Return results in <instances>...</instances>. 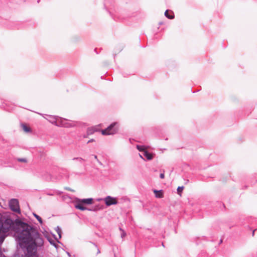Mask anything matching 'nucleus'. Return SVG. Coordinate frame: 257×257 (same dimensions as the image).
Returning a JSON list of instances; mask_svg holds the SVG:
<instances>
[{"mask_svg":"<svg viewBox=\"0 0 257 257\" xmlns=\"http://www.w3.org/2000/svg\"><path fill=\"white\" fill-rule=\"evenodd\" d=\"M184 189V187L183 186H179L177 189V192L179 194H180L181 193H182L183 190Z\"/></svg>","mask_w":257,"mask_h":257,"instance_id":"f3484780","label":"nucleus"},{"mask_svg":"<svg viewBox=\"0 0 257 257\" xmlns=\"http://www.w3.org/2000/svg\"><path fill=\"white\" fill-rule=\"evenodd\" d=\"M93 202L92 198L85 199H78L75 202V207L81 211H84L87 209V207L84 206V205H90Z\"/></svg>","mask_w":257,"mask_h":257,"instance_id":"20e7f679","label":"nucleus"},{"mask_svg":"<svg viewBox=\"0 0 257 257\" xmlns=\"http://www.w3.org/2000/svg\"><path fill=\"white\" fill-rule=\"evenodd\" d=\"M154 193L155 194V196L158 198H161L163 197V194L162 190L159 191L157 190H154Z\"/></svg>","mask_w":257,"mask_h":257,"instance_id":"1a4fd4ad","label":"nucleus"},{"mask_svg":"<svg viewBox=\"0 0 257 257\" xmlns=\"http://www.w3.org/2000/svg\"><path fill=\"white\" fill-rule=\"evenodd\" d=\"M73 160H78L79 162H81L82 161H83L84 160L82 158L77 157L73 158Z\"/></svg>","mask_w":257,"mask_h":257,"instance_id":"aec40b11","label":"nucleus"},{"mask_svg":"<svg viewBox=\"0 0 257 257\" xmlns=\"http://www.w3.org/2000/svg\"><path fill=\"white\" fill-rule=\"evenodd\" d=\"M90 242L92 243L96 248H97V254L100 253V251L99 249L98 248L97 245L95 243H93V242H91V241Z\"/></svg>","mask_w":257,"mask_h":257,"instance_id":"5701e85b","label":"nucleus"},{"mask_svg":"<svg viewBox=\"0 0 257 257\" xmlns=\"http://www.w3.org/2000/svg\"><path fill=\"white\" fill-rule=\"evenodd\" d=\"M101 124H100L98 125H95L94 126H92V127L93 128L94 132H101V130L99 129V126H101Z\"/></svg>","mask_w":257,"mask_h":257,"instance_id":"4468645a","label":"nucleus"},{"mask_svg":"<svg viewBox=\"0 0 257 257\" xmlns=\"http://www.w3.org/2000/svg\"><path fill=\"white\" fill-rule=\"evenodd\" d=\"M119 127L120 124L118 122H113L106 128L101 130V134L103 136L114 135L118 133Z\"/></svg>","mask_w":257,"mask_h":257,"instance_id":"7ed1b4c3","label":"nucleus"},{"mask_svg":"<svg viewBox=\"0 0 257 257\" xmlns=\"http://www.w3.org/2000/svg\"><path fill=\"white\" fill-rule=\"evenodd\" d=\"M47 115V114H46ZM46 118L51 123L59 127H73L76 125V122L58 116L49 115Z\"/></svg>","mask_w":257,"mask_h":257,"instance_id":"f03ea898","label":"nucleus"},{"mask_svg":"<svg viewBox=\"0 0 257 257\" xmlns=\"http://www.w3.org/2000/svg\"><path fill=\"white\" fill-rule=\"evenodd\" d=\"M102 198L99 199L98 200H102Z\"/></svg>","mask_w":257,"mask_h":257,"instance_id":"2f4dec72","label":"nucleus"},{"mask_svg":"<svg viewBox=\"0 0 257 257\" xmlns=\"http://www.w3.org/2000/svg\"><path fill=\"white\" fill-rule=\"evenodd\" d=\"M9 205L10 209L14 212L20 213L19 202L17 199H11L9 202Z\"/></svg>","mask_w":257,"mask_h":257,"instance_id":"39448f33","label":"nucleus"},{"mask_svg":"<svg viewBox=\"0 0 257 257\" xmlns=\"http://www.w3.org/2000/svg\"><path fill=\"white\" fill-rule=\"evenodd\" d=\"M94 158L98 162V163L101 164V163L98 160L97 156L96 155H94Z\"/></svg>","mask_w":257,"mask_h":257,"instance_id":"b1692460","label":"nucleus"},{"mask_svg":"<svg viewBox=\"0 0 257 257\" xmlns=\"http://www.w3.org/2000/svg\"><path fill=\"white\" fill-rule=\"evenodd\" d=\"M49 242L51 245H53L54 246H55L56 248H57V244L54 242V240H53L51 239H48Z\"/></svg>","mask_w":257,"mask_h":257,"instance_id":"dca6fc26","label":"nucleus"},{"mask_svg":"<svg viewBox=\"0 0 257 257\" xmlns=\"http://www.w3.org/2000/svg\"><path fill=\"white\" fill-rule=\"evenodd\" d=\"M119 230L120 231H121V237L122 238H123L125 235H126V233L121 228L119 227Z\"/></svg>","mask_w":257,"mask_h":257,"instance_id":"a211bd4d","label":"nucleus"},{"mask_svg":"<svg viewBox=\"0 0 257 257\" xmlns=\"http://www.w3.org/2000/svg\"><path fill=\"white\" fill-rule=\"evenodd\" d=\"M103 200L105 201L106 205L107 206H109L112 205H116L118 203L116 198L110 196H106L103 199Z\"/></svg>","mask_w":257,"mask_h":257,"instance_id":"423d86ee","label":"nucleus"},{"mask_svg":"<svg viewBox=\"0 0 257 257\" xmlns=\"http://www.w3.org/2000/svg\"><path fill=\"white\" fill-rule=\"evenodd\" d=\"M143 154L148 160H151L153 158V155L146 150L144 151Z\"/></svg>","mask_w":257,"mask_h":257,"instance_id":"6e6552de","label":"nucleus"},{"mask_svg":"<svg viewBox=\"0 0 257 257\" xmlns=\"http://www.w3.org/2000/svg\"><path fill=\"white\" fill-rule=\"evenodd\" d=\"M93 207L96 209V211L103 209V205H100L99 204L95 205L93 206Z\"/></svg>","mask_w":257,"mask_h":257,"instance_id":"ddd939ff","label":"nucleus"},{"mask_svg":"<svg viewBox=\"0 0 257 257\" xmlns=\"http://www.w3.org/2000/svg\"><path fill=\"white\" fill-rule=\"evenodd\" d=\"M160 177L161 178V179H164V177H165V175H164V173H162L160 174Z\"/></svg>","mask_w":257,"mask_h":257,"instance_id":"393cba45","label":"nucleus"},{"mask_svg":"<svg viewBox=\"0 0 257 257\" xmlns=\"http://www.w3.org/2000/svg\"><path fill=\"white\" fill-rule=\"evenodd\" d=\"M162 245L164 246V244L163 243H162Z\"/></svg>","mask_w":257,"mask_h":257,"instance_id":"473e14b6","label":"nucleus"},{"mask_svg":"<svg viewBox=\"0 0 257 257\" xmlns=\"http://www.w3.org/2000/svg\"><path fill=\"white\" fill-rule=\"evenodd\" d=\"M0 206H2V205H1V203H0Z\"/></svg>","mask_w":257,"mask_h":257,"instance_id":"72a5a7b5","label":"nucleus"},{"mask_svg":"<svg viewBox=\"0 0 257 257\" xmlns=\"http://www.w3.org/2000/svg\"><path fill=\"white\" fill-rule=\"evenodd\" d=\"M19 162H23V163H27V160L26 158H17V159Z\"/></svg>","mask_w":257,"mask_h":257,"instance_id":"6ab92c4d","label":"nucleus"},{"mask_svg":"<svg viewBox=\"0 0 257 257\" xmlns=\"http://www.w3.org/2000/svg\"><path fill=\"white\" fill-rule=\"evenodd\" d=\"M165 16L169 19H173L174 18V15L173 12L168 10L165 11Z\"/></svg>","mask_w":257,"mask_h":257,"instance_id":"0eeeda50","label":"nucleus"},{"mask_svg":"<svg viewBox=\"0 0 257 257\" xmlns=\"http://www.w3.org/2000/svg\"><path fill=\"white\" fill-rule=\"evenodd\" d=\"M53 236L55 239L57 240V242L60 243V241H59L58 239L57 238L55 234H54Z\"/></svg>","mask_w":257,"mask_h":257,"instance_id":"bb28decb","label":"nucleus"},{"mask_svg":"<svg viewBox=\"0 0 257 257\" xmlns=\"http://www.w3.org/2000/svg\"><path fill=\"white\" fill-rule=\"evenodd\" d=\"M33 215L38 220V221L40 223L42 224L43 223V220L42 218L37 215L36 213L33 212Z\"/></svg>","mask_w":257,"mask_h":257,"instance_id":"9d476101","label":"nucleus"},{"mask_svg":"<svg viewBox=\"0 0 257 257\" xmlns=\"http://www.w3.org/2000/svg\"><path fill=\"white\" fill-rule=\"evenodd\" d=\"M66 253H67V254L68 255V256L69 257H71V254H70V253L69 252L66 251Z\"/></svg>","mask_w":257,"mask_h":257,"instance_id":"cd10ccee","label":"nucleus"},{"mask_svg":"<svg viewBox=\"0 0 257 257\" xmlns=\"http://www.w3.org/2000/svg\"><path fill=\"white\" fill-rule=\"evenodd\" d=\"M55 230L59 235V238H61L62 237V235H61L62 231H61L60 227L58 226H57L55 228Z\"/></svg>","mask_w":257,"mask_h":257,"instance_id":"9b49d317","label":"nucleus"},{"mask_svg":"<svg viewBox=\"0 0 257 257\" xmlns=\"http://www.w3.org/2000/svg\"><path fill=\"white\" fill-rule=\"evenodd\" d=\"M47 194H48V195H50V196L54 195V194H53L51 193H47Z\"/></svg>","mask_w":257,"mask_h":257,"instance_id":"c85d7f7f","label":"nucleus"},{"mask_svg":"<svg viewBox=\"0 0 257 257\" xmlns=\"http://www.w3.org/2000/svg\"><path fill=\"white\" fill-rule=\"evenodd\" d=\"M94 140L92 139H90V140H89L88 142H87V144H89L90 143H91V142H94Z\"/></svg>","mask_w":257,"mask_h":257,"instance_id":"a878e982","label":"nucleus"},{"mask_svg":"<svg viewBox=\"0 0 257 257\" xmlns=\"http://www.w3.org/2000/svg\"><path fill=\"white\" fill-rule=\"evenodd\" d=\"M94 133L93 128L92 127H88L87 129V135H91Z\"/></svg>","mask_w":257,"mask_h":257,"instance_id":"f8f14e48","label":"nucleus"},{"mask_svg":"<svg viewBox=\"0 0 257 257\" xmlns=\"http://www.w3.org/2000/svg\"><path fill=\"white\" fill-rule=\"evenodd\" d=\"M5 221L6 226L3 227V232L15 231L16 238L20 246L26 249L24 257H33L37 248L43 246L42 236L36 227L19 219H13L9 216Z\"/></svg>","mask_w":257,"mask_h":257,"instance_id":"f257e3e1","label":"nucleus"},{"mask_svg":"<svg viewBox=\"0 0 257 257\" xmlns=\"http://www.w3.org/2000/svg\"><path fill=\"white\" fill-rule=\"evenodd\" d=\"M256 230V229H255V230H253V231H252V236H253V235H254V231H255Z\"/></svg>","mask_w":257,"mask_h":257,"instance_id":"c756f323","label":"nucleus"},{"mask_svg":"<svg viewBox=\"0 0 257 257\" xmlns=\"http://www.w3.org/2000/svg\"><path fill=\"white\" fill-rule=\"evenodd\" d=\"M23 128L26 132H30L31 131L30 128L25 124H23Z\"/></svg>","mask_w":257,"mask_h":257,"instance_id":"2eb2a0df","label":"nucleus"},{"mask_svg":"<svg viewBox=\"0 0 257 257\" xmlns=\"http://www.w3.org/2000/svg\"><path fill=\"white\" fill-rule=\"evenodd\" d=\"M137 148L140 151H142L144 150V147L142 146H139V145H138L137 146Z\"/></svg>","mask_w":257,"mask_h":257,"instance_id":"4be33fe9","label":"nucleus"},{"mask_svg":"<svg viewBox=\"0 0 257 257\" xmlns=\"http://www.w3.org/2000/svg\"><path fill=\"white\" fill-rule=\"evenodd\" d=\"M86 210H88V211H94V212L96 211V209L94 208L93 206L91 207V208H88L87 207V209H86Z\"/></svg>","mask_w":257,"mask_h":257,"instance_id":"412c9836","label":"nucleus"},{"mask_svg":"<svg viewBox=\"0 0 257 257\" xmlns=\"http://www.w3.org/2000/svg\"><path fill=\"white\" fill-rule=\"evenodd\" d=\"M222 242V239H221L219 241V243H221Z\"/></svg>","mask_w":257,"mask_h":257,"instance_id":"7c9ffc66","label":"nucleus"}]
</instances>
